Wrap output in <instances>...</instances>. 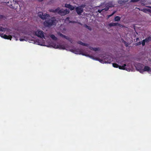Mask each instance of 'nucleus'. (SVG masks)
I'll return each mask as SVG.
<instances>
[{
	"mask_svg": "<svg viewBox=\"0 0 151 151\" xmlns=\"http://www.w3.org/2000/svg\"><path fill=\"white\" fill-rule=\"evenodd\" d=\"M56 19L54 17L47 19L43 22V24L45 27H50L52 26L55 25L56 24Z\"/></svg>",
	"mask_w": 151,
	"mask_h": 151,
	"instance_id": "obj_1",
	"label": "nucleus"
},
{
	"mask_svg": "<svg viewBox=\"0 0 151 151\" xmlns=\"http://www.w3.org/2000/svg\"><path fill=\"white\" fill-rule=\"evenodd\" d=\"M69 13V10L67 9H66L64 10L63 9H60L59 7V10L58 12V13L61 15H65L66 14H68Z\"/></svg>",
	"mask_w": 151,
	"mask_h": 151,
	"instance_id": "obj_2",
	"label": "nucleus"
},
{
	"mask_svg": "<svg viewBox=\"0 0 151 151\" xmlns=\"http://www.w3.org/2000/svg\"><path fill=\"white\" fill-rule=\"evenodd\" d=\"M35 35L38 37L45 38L44 35V33L42 31L38 29L35 32Z\"/></svg>",
	"mask_w": 151,
	"mask_h": 151,
	"instance_id": "obj_3",
	"label": "nucleus"
},
{
	"mask_svg": "<svg viewBox=\"0 0 151 151\" xmlns=\"http://www.w3.org/2000/svg\"><path fill=\"white\" fill-rule=\"evenodd\" d=\"M114 4L112 1H109L106 3L105 4L106 7L104 8V9L105 11H107L109 8L113 7L114 6Z\"/></svg>",
	"mask_w": 151,
	"mask_h": 151,
	"instance_id": "obj_4",
	"label": "nucleus"
},
{
	"mask_svg": "<svg viewBox=\"0 0 151 151\" xmlns=\"http://www.w3.org/2000/svg\"><path fill=\"white\" fill-rule=\"evenodd\" d=\"M38 16L40 18L43 20L45 19L47 17H50L49 14H43L42 12H40L39 13Z\"/></svg>",
	"mask_w": 151,
	"mask_h": 151,
	"instance_id": "obj_5",
	"label": "nucleus"
},
{
	"mask_svg": "<svg viewBox=\"0 0 151 151\" xmlns=\"http://www.w3.org/2000/svg\"><path fill=\"white\" fill-rule=\"evenodd\" d=\"M80 53V54H82L83 55H85L86 56H88L90 58L94 60H98V61H99L100 62H101L102 63H103V60H102L99 59L98 58H94V57L93 56L91 55H86L84 53H83V52L82 53Z\"/></svg>",
	"mask_w": 151,
	"mask_h": 151,
	"instance_id": "obj_6",
	"label": "nucleus"
},
{
	"mask_svg": "<svg viewBox=\"0 0 151 151\" xmlns=\"http://www.w3.org/2000/svg\"><path fill=\"white\" fill-rule=\"evenodd\" d=\"M52 45L53 47L55 48H58L60 49H65V47L63 45L58 44L56 45V44H53Z\"/></svg>",
	"mask_w": 151,
	"mask_h": 151,
	"instance_id": "obj_7",
	"label": "nucleus"
},
{
	"mask_svg": "<svg viewBox=\"0 0 151 151\" xmlns=\"http://www.w3.org/2000/svg\"><path fill=\"white\" fill-rule=\"evenodd\" d=\"M76 10L77 13L79 15H80L81 13L83 12V9L80 6L77 7L76 8Z\"/></svg>",
	"mask_w": 151,
	"mask_h": 151,
	"instance_id": "obj_8",
	"label": "nucleus"
},
{
	"mask_svg": "<svg viewBox=\"0 0 151 151\" xmlns=\"http://www.w3.org/2000/svg\"><path fill=\"white\" fill-rule=\"evenodd\" d=\"M143 65L140 64H139L136 68L140 73H143Z\"/></svg>",
	"mask_w": 151,
	"mask_h": 151,
	"instance_id": "obj_9",
	"label": "nucleus"
},
{
	"mask_svg": "<svg viewBox=\"0 0 151 151\" xmlns=\"http://www.w3.org/2000/svg\"><path fill=\"white\" fill-rule=\"evenodd\" d=\"M65 7L70 9L71 11L73 10L74 9V7L70 4H65Z\"/></svg>",
	"mask_w": 151,
	"mask_h": 151,
	"instance_id": "obj_10",
	"label": "nucleus"
},
{
	"mask_svg": "<svg viewBox=\"0 0 151 151\" xmlns=\"http://www.w3.org/2000/svg\"><path fill=\"white\" fill-rule=\"evenodd\" d=\"M144 71H147L149 73L151 72V69L148 66H145L143 68V72Z\"/></svg>",
	"mask_w": 151,
	"mask_h": 151,
	"instance_id": "obj_11",
	"label": "nucleus"
},
{
	"mask_svg": "<svg viewBox=\"0 0 151 151\" xmlns=\"http://www.w3.org/2000/svg\"><path fill=\"white\" fill-rule=\"evenodd\" d=\"M58 34L60 36L64 38H65L66 39V40H70V38L69 37L63 34H62L60 32H58Z\"/></svg>",
	"mask_w": 151,
	"mask_h": 151,
	"instance_id": "obj_12",
	"label": "nucleus"
},
{
	"mask_svg": "<svg viewBox=\"0 0 151 151\" xmlns=\"http://www.w3.org/2000/svg\"><path fill=\"white\" fill-rule=\"evenodd\" d=\"M120 24L117 23H110L109 24V26L110 27H113V26H120Z\"/></svg>",
	"mask_w": 151,
	"mask_h": 151,
	"instance_id": "obj_13",
	"label": "nucleus"
},
{
	"mask_svg": "<svg viewBox=\"0 0 151 151\" xmlns=\"http://www.w3.org/2000/svg\"><path fill=\"white\" fill-rule=\"evenodd\" d=\"M126 66H127L126 64H124L122 66H121L119 65V68L120 69L128 70V69L126 67Z\"/></svg>",
	"mask_w": 151,
	"mask_h": 151,
	"instance_id": "obj_14",
	"label": "nucleus"
},
{
	"mask_svg": "<svg viewBox=\"0 0 151 151\" xmlns=\"http://www.w3.org/2000/svg\"><path fill=\"white\" fill-rule=\"evenodd\" d=\"M59 7H58L56 9H49V11L50 12L54 13H58V11L59 10Z\"/></svg>",
	"mask_w": 151,
	"mask_h": 151,
	"instance_id": "obj_15",
	"label": "nucleus"
},
{
	"mask_svg": "<svg viewBox=\"0 0 151 151\" xmlns=\"http://www.w3.org/2000/svg\"><path fill=\"white\" fill-rule=\"evenodd\" d=\"M78 43L79 44L82 45L83 46H88V45L85 43H83L81 41H79L78 42Z\"/></svg>",
	"mask_w": 151,
	"mask_h": 151,
	"instance_id": "obj_16",
	"label": "nucleus"
},
{
	"mask_svg": "<svg viewBox=\"0 0 151 151\" xmlns=\"http://www.w3.org/2000/svg\"><path fill=\"white\" fill-rule=\"evenodd\" d=\"M128 1V0H119L118 1V3L119 4H123L127 2Z\"/></svg>",
	"mask_w": 151,
	"mask_h": 151,
	"instance_id": "obj_17",
	"label": "nucleus"
},
{
	"mask_svg": "<svg viewBox=\"0 0 151 151\" xmlns=\"http://www.w3.org/2000/svg\"><path fill=\"white\" fill-rule=\"evenodd\" d=\"M50 37L53 40H57V38L54 35L51 34L50 35Z\"/></svg>",
	"mask_w": 151,
	"mask_h": 151,
	"instance_id": "obj_18",
	"label": "nucleus"
},
{
	"mask_svg": "<svg viewBox=\"0 0 151 151\" xmlns=\"http://www.w3.org/2000/svg\"><path fill=\"white\" fill-rule=\"evenodd\" d=\"M145 40L146 43H148L150 41H151V36H149L147 37Z\"/></svg>",
	"mask_w": 151,
	"mask_h": 151,
	"instance_id": "obj_19",
	"label": "nucleus"
},
{
	"mask_svg": "<svg viewBox=\"0 0 151 151\" xmlns=\"http://www.w3.org/2000/svg\"><path fill=\"white\" fill-rule=\"evenodd\" d=\"M121 17L119 16L116 17L114 18V20L115 21H119L121 20Z\"/></svg>",
	"mask_w": 151,
	"mask_h": 151,
	"instance_id": "obj_20",
	"label": "nucleus"
},
{
	"mask_svg": "<svg viewBox=\"0 0 151 151\" xmlns=\"http://www.w3.org/2000/svg\"><path fill=\"white\" fill-rule=\"evenodd\" d=\"M122 42L124 44L125 46L126 47H127L128 46L129 44L128 43L124 40H122Z\"/></svg>",
	"mask_w": 151,
	"mask_h": 151,
	"instance_id": "obj_21",
	"label": "nucleus"
},
{
	"mask_svg": "<svg viewBox=\"0 0 151 151\" xmlns=\"http://www.w3.org/2000/svg\"><path fill=\"white\" fill-rule=\"evenodd\" d=\"M113 66L116 68H119V65L116 63H113L112 64Z\"/></svg>",
	"mask_w": 151,
	"mask_h": 151,
	"instance_id": "obj_22",
	"label": "nucleus"
},
{
	"mask_svg": "<svg viewBox=\"0 0 151 151\" xmlns=\"http://www.w3.org/2000/svg\"><path fill=\"white\" fill-rule=\"evenodd\" d=\"M84 27L90 30H92L90 26L87 25L86 24H85L84 25Z\"/></svg>",
	"mask_w": 151,
	"mask_h": 151,
	"instance_id": "obj_23",
	"label": "nucleus"
},
{
	"mask_svg": "<svg viewBox=\"0 0 151 151\" xmlns=\"http://www.w3.org/2000/svg\"><path fill=\"white\" fill-rule=\"evenodd\" d=\"M141 1V2L142 4L145 5V2H146L147 0H139Z\"/></svg>",
	"mask_w": 151,
	"mask_h": 151,
	"instance_id": "obj_24",
	"label": "nucleus"
},
{
	"mask_svg": "<svg viewBox=\"0 0 151 151\" xmlns=\"http://www.w3.org/2000/svg\"><path fill=\"white\" fill-rule=\"evenodd\" d=\"M145 42H146V41L145 39L143 40H142V42H141V44H142V45L143 46H144L145 45Z\"/></svg>",
	"mask_w": 151,
	"mask_h": 151,
	"instance_id": "obj_25",
	"label": "nucleus"
},
{
	"mask_svg": "<svg viewBox=\"0 0 151 151\" xmlns=\"http://www.w3.org/2000/svg\"><path fill=\"white\" fill-rule=\"evenodd\" d=\"M8 37V35H6L5 34L3 35L2 36V37H3L4 39H7V37Z\"/></svg>",
	"mask_w": 151,
	"mask_h": 151,
	"instance_id": "obj_26",
	"label": "nucleus"
},
{
	"mask_svg": "<svg viewBox=\"0 0 151 151\" xmlns=\"http://www.w3.org/2000/svg\"><path fill=\"white\" fill-rule=\"evenodd\" d=\"M100 49L99 47H94L93 51H98Z\"/></svg>",
	"mask_w": 151,
	"mask_h": 151,
	"instance_id": "obj_27",
	"label": "nucleus"
},
{
	"mask_svg": "<svg viewBox=\"0 0 151 151\" xmlns=\"http://www.w3.org/2000/svg\"><path fill=\"white\" fill-rule=\"evenodd\" d=\"M104 10V9H102L101 10L99 9L96 12V13L99 12L100 13L103 11Z\"/></svg>",
	"mask_w": 151,
	"mask_h": 151,
	"instance_id": "obj_28",
	"label": "nucleus"
},
{
	"mask_svg": "<svg viewBox=\"0 0 151 151\" xmlns=\"http://www.w3.org/2000/svg\"><path fill=\"white\" fill-rule=\"evenodd\" d=\"M71 52H73L76 54H77L78 53V51L76 50H71Z\"/></svg>",
	"mask_w": 151,
	"mask_h": 151,
	"instance_id": "obj_29",
	"label": "nucleus"
},
{
	"mask_svg": "<svg viewBox=\"0 0 151 151\" xmlns=\"http://www.w3.org/2000/svg\"><path fill=\"white\" fill-rule=\"evenodd\" d=\"M7 39H6L11 40L12 38V37L10 35H8V37H7Z\"/></svg>",
	"mask_w": 151,
	"mask_h": 151,
	"instance_id": "obj_30",
	"label": "nucleus"
},
{
	"mask_svg": "<svg viewBox=\"0 0 151 151\" xmlns=\"http://www.w3.org/2000/svg\"><path fill=\"white\" fill-rule=\"evenodd\" d=\"M115 13V12H113L111 14L109 15L108 16V18H109L110 17L112 16V15H113Z\"/></svg>",
	"mask_w": 151,
	"mask_h": 151,
	"instance_id": "obj_31",
	"label": "nucleus"
},
{
	"mask_svg": "<svg viewBox=\"0 0 151 151\" xmlns=\"http://www.w3.org/2000/svg\"><path fill=\"white\" fill-rule=\"evenodd\" d=\"M139 1V0H131V1L132 2H137Z\"/></svg>",
	"mask_w": 151,
	"mask_h": 151,
	"instance_id": "obj_32",
	"label": "nucleus"
},
{
	"mask_svg": "<svg viewBox=\"0 0 151 151\" xmlns=\"http://www.w3.org/2000/svg\"><path fill=\"white\" fill-rule=\"evenodd\" d=\"M108 59V58H105V63H110V62L109 61L107 60Z\"/></svg>",
	"mask_w": 151,
	"mask_h": 151,
	"instance_id": "obj_33",
	"label": "nucleus"
},
{
	"mask_svg": "<svg viewBox=\"0 0 151 151\" xmlns=\"http://www.w3.org/2000/svg\"><path fill=\"white\" fill-rule=\"evenodd\" d=\"M4 28H3L1 26H0V31L3 32L4 31Z\"/></svg>",
	"mask_w": 151,
	"mask_h": 151,
	"instance_id": "obj_34",
	"label": "nucleus"
},
{
	"mask_svg": "<svg viewBox=\"0 0 151 151\" xmlns=\"http://www.w3.org/2000/svg\"><path fill=\"white\" fill-rule=\"evenodd\" d=\"M141 44V42H138L136 43V45H140Z\"/></svg>",
	"mask_w": 151,
	"mask_h": 151,
	"instance_id": "obj_35",
	"label": "nucleus"
},
{
	"mask_svg": "<svg viewBox=\"0 0 151 151\" xmlns=\"http://www.w3.org/2000/svg\"><path fill=\"white\" fill-rule=\"evenodd\" d=\"M89 48L91 50L93 51L94 47H90Z\"/></svg>",
	"mask_w": 151,
	"mask_h": 151,
	"instance_id": "obj_36",
	"label": "nucleus"
},
{
	"mask_svg": "<svg viewBox=\"0 0 151 151\" xmlns=\"http://www.w3.org/2000/svg\"><path fill=\"white\" fill-rule=\"evenodd\" d=\"M4 17V16L3 15L0 14V19L3 18Z\"/></svg>",
	"mask_w": 151,
	"mask_h": 151,
	"instance_id": "obj_37",
	"label": "nucleus"
},
{
	"mask_svg": "<svg viewBox=\"0 0 151 151\" xmlns=\"http://www.w3.org/2000/svg\"><path fill=\"white\" fill-rule=\"evenodd\" d=\"M19 40L21 41H24L25 40V39H23V38H20L19 39Z\"/></svg>",
	"mask_w": 151,
	"mask_h": 151,
	"instance_id": "obj_38",
	"label": "nucleus"
},
{
	"mask_svg": "<svg viewBox=\"0 0 151 151\" xmlns=\"http://www.w3.org/2000/svg\"><path fill=\"white\" fill-rule=\"evenodd\" d=\"M3 35V33H0V36H1V37H2Z\"/></svg>",
	"mask_w": 151,
	"mask_h": 151,
	"instance_id": "obj_39",
	"label": "nucleus"
},
{
	"mask_svg": "<svg viewBox=\"0 0 151 151\" xmlns=\"http://www.w3.org/2000/svg\"><path fill=\"white\" fill-rule=\"evenodd\" d=\"M38 1H39L41 2V1H43V0H38Z\"/></svg>",
	"mask_w": 151,
	"mask_h": 151,
	"instance_id": "obj_40",
	"label": "nucleus"
},
{
	"mask_svg": "<svg viewBox=\"0 0 151 151\" xmlns=\"http://www.w3.org/2000/svg\"><path fill=\"white\" fill-rule=\"evenodd\" d=\"M69 19V17H67L66 18V19Z\"/></svg>",
	"mask_w": 151,
	"mask_h": 151,
	"instance_id": "obj_41",
	"label": "nucleus"
},
{
	"mask_svg": "<svg viewBox=\"0 0 151 151\" xmlns=\"http://www.w3.org/2000/svg\"><path fill=\"white\" fill-rule=\"evenodd\" d=\"M43 0V1L44 0Z\"/></svg>",
	"mask_w": 151,
	"mask_h": 151,
	"instance_id": "obj_42",
	"label": "nucleus"
}]
</instances>
